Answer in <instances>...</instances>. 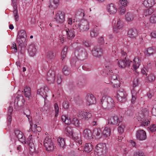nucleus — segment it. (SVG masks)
<instances>
[{
    "label": "nucleus",
    "instance_id": "nucleus-1",
    "mask_svg": "<svg viewBox=\"0 0 156 156\" xmlns=\"http://www.w3.org/2000/svg\"><path fill=\"white\" fill-rule=\"evenodd\" d=\"M137 119L141 124L144 126H147L150 122L149 112L146 109L140 111L137 116Z\"/></svg>",
    "mask_w": 156,
    "mask_h": 156
},
{
    "label": "nucleus",
    "instance_id": "nucleus-2",
    "mask_svg": "<svg viewBox=\"0 0 156 156\" xmlns=\"http://www.w3.org/2000/svg\"><path fill=\"white\" fill-rule=\"evenodd\" d=\"M76 23L73 29H76L80 32L86 31L89 29V23L87 20H83L80 22L76 21Z\"/></svg>",
    "mask_w": 156,
    "mask_h": 156
},
{
    "label": "nucleus",
    "instance_id": "nucleus-3",
    "mask_svg": "<svg viewBox=\"0 0 156 156\" xmlns=\"http://www.w3.org/2000/svg\"><path fill=\"white\" fill-rule=\"evenodd\" d=\"M114 102L110 97H106L102 98L101 101L102 107L105 109H110L114 106Z\"/></svg>",
    "mask_w": 156,
    "mask_h": 156
},
{
    "label": "nucleus",
    "instance_id": "nucleus-4",
    "mask_svg": "<svg viewBox=\"0 0 156 156\" xmlns=\"http://www.w3.org/2000/svg\"><path fill=\"white\" fill-rule=\"evenodd\" d=\"M62 119L63 122L66 124L69 125L71 123L74 126L76 127H79L80 126V122L79 120L76 116H73L71 121L69 118L66 115L62 116Z\"/></svg>",
    "mask_w": 156,
    "mask_h": 156
},
{
    "label": "nucleus",
    "instance_id": "nucleus-5",
    "mask_svg": "<svg viewBox=\"0 0 156 156\" xmlns=\"http://www.w3.org/2000/svg\"><path fill=\"white\" fill-rule=\"evenodd\" d=\"M95 151L98 156H103L107 152V149L105 143H100L96 147Z\"/></svg>",
    "mask_w": 156,
    "mask_h": 156
},
{
    "label": "nucleus",
    "instance_id": "nucleus-6",
    "mask_svg": "<svg viewBox=\"0 0 156 156\" xmlns=\"http://www.w3.org/2000/svg\"><path fill=\"white\" fill-rule=\"evenodd\" d=\"M109 79V83H107L111 84L115 88H117L120 87V80L116 75L113 74L110 75Z\"/></svg>",
    "mask_w": 156,
    "mask_h": 156
},
{
    "label": "nucleus",
    "instance_id": "nucleus-7",
    "mask_svg": "<svg viewBox=\"0 0 156 156\" xmlns=\"http://www.w3.org/2000/svg\"><path fill=\"white\" fill-rule=\"evenodd\" d=\"M44 144L46 150L48 151H51L54 149L55 147L53 142L48 136L44 139Z\"/></svg>",
    "mask_w": 156,
    "mask_h": 156
},
{
    "label": "nucleus",
    "instance_id": "nucleus-8",
    "mask_svg": "<svg viewBox=\"0 0 156 156\" xmlns=\"http://www.w3.org/2000/svg\"><path fill=\"white\" fill-rule=\"evenodd\" d=\"M118 61V64L119 67L121 68H124L129 66L132 63V61L125 58L122 59H116Z\"/></svg>",
    "mask_w": 156,
    "mask_h": 156
},
{
    "label": "nucleus",
    "instance_id": "nucleus-9",
    "mask_svg": "<svg viewBox=\"0 0 156 156\" xmlns=\"http://www.w3.org/2000/svg\"><path fill=\"white\" fill-rule=\"evenodd\" d=\"M31 135L30 136H29L28 139V143L29 144V152L30 154L33 155L37 153V150L36 149L35 145L32 140Z\"/></svg>",
    "mask_w": 156,
    "mask_h": 156
},
{
    "label": "nucleus",
    "instance_id": "nucleus-10",
    "mask_svg": "<svg viewBox=\"0 0 156 156\" xmlns=\"http://www.w3.org/2000/svg\"><path fill=\"white\" fill-rule=\"evenodd\" d=\"M126 96V94L123 89H119L117 92L116 98L119 102L125 101Z\"/></svg>",
    "mask_w": 156,
    "mask_h": 156
},
{
    "label": "nucleus",
    "instance_id": "nucleus-11",
    "mask_svg": "<svg viewBox=\"0 0 156 156\" xmlns=\"http://www.w3.org/2000/svg\"><path fill=\"white\" fill-rule=\"evenodd\" d=\"M78 117L80 119L88 120L91 116V114L85 110L79 111L78 113Z\"/></svg>",
    "mask_w": 156,
    "mask_h": 156
},
{
    "label": "nucleus",
    "instance_id": "nucleus-12",
    "mask_svg": "<svg viewBox=\"0 0 156 156\" xmlns=\"http://www.w3.org/2000/svg\"><path fill=\"white\" fill-rule=\"evenodd\" d=\"M75 54L76 56L79 57L83 59L85 58L87 56V52L85 49L80 48H77L76 49Z\"/></svg>",
    "mask_w": 156,
    "mask_h": 156
},
{
    "label": "nucleus",
    "instance_id": "nucleus-13",
    "mask_svg": "<svg viewBox=\"0 0 156 156\" xmlns=\"http://www.w3.org/2000/svg\"><path fill=\"white\" fill-rule=\"evenodd\" d=\"M91 53L94 57L99 58L102 55L103 50L99 46H95L92 49Z\"/></svg>",
    "mask_w": 156,
    "mask_h": 156
},
{
    "label": "nucleus",
    "instance_id": "nucleus-14",
    "mask_svg": "<svg viewBox=\"0 0 156 156\" xmlns=\"http://www.w3.org/2000/svg\"><path fill=\"white\" fill-rule=\"evenodd\" d=\"M56 22L59 23H62L65 20V14L62 12L59 11L56 15L54 18Z\"/></svg>",
    "mask_w": 156,
    "mask_h": 156
},
{
    "label": "nucleus",
    "instance_id": "nucleus-15",
    "mask_svg": "<svg viewBox=\"0 0 156 156\" xmlns=\"http://www.w3.org/2000/svg\"><path fill=\"white\" fill-rule=\"evenodd\" d=\"M24 101V100L23 97L21 96L17 97L15 99V105L17 107V108H20L23 106Z\"/></svg>",
    "mask_w": 156,
    "mask_h": 156
},
{
    "label": "nucleus",
    "instance_id": "nucleus-16",
    "mask_svg": "<svg viewBox=\"0 0 156 156\" xmlns=\"http://www.w3.org/2000/svg\"><path fill=\"white\" fill-rule=\"evenodd\" d=\"M26 37L27 35L25 31L23 30H21L19 32L17 41L19 42L21 44L26 41Z\"/></svg>",
    "mask_w": 156,
    "mask_h": 156
},
{
    "label": "nucleus",
    "instance_id": "nucleus-17",
    "mask_svg": "<svg viewBox=\"0 0 156 156\" xmlns=\"http://www.w3.org/2000/svg\"><path fill=\"white\" fill-rule=\"evenodd\" d=\"M87 104L89 106L95 104L96 102V99L94 96L91 94H88L86 97Z\"/></svg>",
    "mask_w": 156,
    "mask_h": 156
},
{
    "label": "nucleus",
    "instance_id": "nucleus-18",
    "mask_svg": "<svg viewBox=\"0 0 156 156\" xmlns=\"http://www.w3.org/2000/svg\"><path fill=\"white\" fill-rule=\"evenodd\" d=\"M55 72L52 71H49L48 73L47 76V80L49 83H54L55 79Z\"/></svg>",
    "mask_w": 156,
    "mask_h": 156
},
{
    "label": "nucleus",
    "instance_id": "nucleus-19",
    "mask_svg": "<svg viewBox=\"0 0 156 156\" xmlns=\"http://www.w3.org/2000/svg\"><path fill=\"white\" fill-rule=\"evenodd\" d=\"M49 91V90L48 87H44L38 89L37 93L38 94L42 96L45 99V98H46V97H47V93Z\"/></svg>",
    "mask_w": 156,
    "mask_h": 156
},
{
    "label": "nucleus",
    "instance_id": "nucleus-20",
    "mask_svg": "<svg viewBox=\"0 0 156 156\" xmlns=\"http://www.w3.org/2000/svg\"><path fill=\"white\" fill-rule=\"evenodd\" d=\"M83 134L84 138L86 140H90L93 138L91 131L88 129H84Z\"/></svg>",
    "mask_w": 156,
    "mask_h": 156
},
{
    "label": "nucleus",
    "instance_id": "nucleus-21",
    "mask_svg": "<svg viewBox=\"0 0 156 156\" xmlns=\"http://www.w3.org/2000/svg\"><path fill=\"white\" fill-rule=\"evenodd\" d=\"M120 122L119 117L117 115H114L111 117L108 120V123L112 125H116Z\"/></svg>",
    "mask_w": 156,
    "mask_h": 156
},
{
    "label": "nucleus",
    "instance_id": "nucleus-22",
    "mask_svg": "<svg viewBox=\"0 0 156 156\" xmlns=\"http://www.w3.org/2000/svg\"><path fill=\"white\" fill-rule=\"evenodd\" d=\"M136 137L137 139L139 140H145L146 138L145 132L143 130H138L136 133Z\"/></svg>",
    "mask_w": 156,
    "mask_h": 156
},
{
    "label": "nucleus",
    "instance_id": "nucleus-23",
    "mask_svg": "<svg viewBox=\"0 0 156 156\" xmlns=\"http://www.w3.org/2000/svg\"><path fill=\"white\" fill-rule=\"evenodd\" d=\"M107 9L110 14L113 15L115 14L117 11V8L116 5L113 3H111L107 6Z\"/></svg>",
    "mask_w": 156,
    "mask_h": 156
},
{
    "label": "nucleus",
    "instance_id": "nucleus-24",
    "mask_svg": "<svg viewBox=\"0 0 156 156\" xmlns=\"http://www.w3.org/2000/svg\"><path fill=\"white\" fill-rule=\"evenodd\" d=\"M16 136L19 140L23 143H26L25 137L23 136V133L19 130H16L15 132Z\"/></svg>",
    "mask_w": 156,
    "mask_h": 156
},
{
    "label": "nucleus",
    "instance_id": "nucleus-25",
    "mask_svg": "<svg viewBox=\"0 0 156 156\" xmlns=\"http://www.w3.org/2000/svg\"><path fill=\"white\" fill-rule=\"evenodd\" d=\"M114 64L112 61L107 62L105 63V70L110 75L112 73V69L113 68Z\"/></svg>",
    "mask_w": 156,
    "mask_h": 156
},
{
    "label": "nucleus",
    "instance_id": "nucleus-26",
    "mask_svg": "<svg viewBox=\"0 0 156 156\" xmlns=\"http://www.w3.org/2000/svg\"><path fill=\"white\" fill-rule=\"evenodd\" d=\"M26 116L28 119L31 126V128L34 131H35V129H36L38 132L40 131L41 130V128L40 127H37V125L36 124L34 125H33V123L32 122L31 117L30 115H27Z\"/></svg>",
    "mask_w": 156,
    "mask_h": 156
},
{
    "label": "nucleus",
    "instance_id": "nucleus-27",
    "mask_svg": "<svg viewBox=\"0 0 156 156\" xmlns=\"http://www.w3.org/2000/svg\"><path fill=\"white\" fill-rule=\"evenodd\" d=\"M28 51L30 55L31 56H34L36 53V46L34 44H31L29 45Z\"/></svg>",
    "mask_w": 156,
    "mask_h": 156
},
{
    "label": "nucleus",
    "instance_id": "nucleus-28",
    "mask_svg": "<svg viewBox=\"0 0 156 156\" xmlns=\"http://www.w3.org/2000/svg\"><path fill=\"white\" fill-rule=\"evenodd\" d=\"M156 52V49L154 47H150L145 50L144 52L145 55L149 56L154 54Z\"/></svg>",
    "mask_w": 156,
    "mask_h": 156
},
{
    "label": "nucleus",
    "instance_id": "nucleus-29",
    "mask_svg": "<svg viewBox=\"0 0 156 156\" xmlns=\"http://www.w3.org/2000/svg\"><path fill=\"white\" fill-rule=\"evenodd\" d=\"M141 64V61L138 57H135L133 61V67L134 70L138 69Z\"/></svg>",
    "mask_w": 156,
    "mask_h": 156
},
{
    "label": "nucleus",
    "instance_id": "nucleus-30",
    "mask_svg": "<svg viewBox=\"0 0 156 156\" xmlns=\"http://www.w3.org/2000/svg\"><path fill=\"white\" fill-rule=\"evenodd\" d=\"M59 2V0H50L48 7L51 9L56 8Z\"/></svg>",
    "mask_w": 156,
    "mask_h": 156
},
{
    "label": "nucleus",
    "instance_id": "nucleus-31",
    "mask_svg": "<svg viewBox=\"0 0 156 156\" xmlns=\"http://www.w3.org/2000/svg\"><path fill=\"white\" fill-rule=\"evenodd\" d=\"M143 4L146 7H151L155 4V2L154 0H144Z\"/></svg>",
    "mask_w": 156,
    "mask_h": 156
},
{
    "label": "nucleus",
    "instance_id": "nucleus-32",
    "mask_svg": "<svg viewBox=\"0 0 156 156\" xmlns=\"http://www.w3.org/2000/svg\"><path fill=\"white\" fill-rule=\"evenodd\" d=\"M128 35L131 38H135L137 35V31L135 29H131L129 30Z\"/></svg>",
    "mask_w": 156,
    "mask_h": 156
},
{
    "label": "nucleus",
    "instance_id": "nucleus-33",
    "mask_svg": "<svg viewBox=\"0 0 156 156\" xmlns=\"http://www.w3.org/2000/svg\"><path fill=\"white\" fill-rule=\"evenodd\" d=\"M58 145L61 148L64 149L66 146L65 140L64 138L59 137L57 140Z\"/></svg>",
    "mask_w": 156,
    "mask_h": 156
},
{
    "label": "nucleus",
    "instance_id": "nucleus-34",
    "mask_svg": "<svg viewBox=\"0 0 156 156\" xmlns=\"http://www.w3.org/2000/svg\"><path fill=\"white\" fill-rule=\"evenodd\" d=\"M134 16L133 14L131 12H127L125 16L126 20L127 22H131L134 19Z\"/></svg>",
    "mask_w": 156,
    "mask_h": 156
},
{
    "label": "nucleus",
    "instance_id": "nucleus-35",
    "mask_svg": "<svg viewBox=\"0 0 156 156\" xmlns=\"http://www.w3.org/2000/svg\"><path fill=\"white\" fill-rule=\"evenodd\" d=\"M102 133L105 137H108L111 134L110 128L108 127L105 128L103 131Z\"/></svg>",
    "mask_w": 156,
    "mask_h": 156
},
{
    "label": "nucleus",
    "instance_id": "nucleus-36",
    "mask_svg": "<svg viewBox=\"0 0 156 156\" xmlns=\"http://www.w3.org/2000/svg\"><path fill=\"white\" fill-rule=\"evenodd\" d=\"M93 134L97 139H99L101 137V131L100 129H94Z\"/></svg>",
    "mask_w": 156,
    "mask_h": 156
},
{
    "label": "nucleus",
    "instance_id": "nucleus-37",
    "mask_svg": "<svg viewBox=\"0 0 156 156\" xmlns=\"http://www.w3.org/2000/svg\"><path fill=\"white\" fill-rule=\"evenodd\" d=\"M24 92L25 96L29 98L31 94L30 88L28 87H26L24 89Z\"/></svg>",
    "mask_w": 156,
    "mask_h": 156
},
{
    "label": "nucleus",
    "instance_id": "nucleus-38",
    "mask_svg": "<svg viewBox=\"0 0 156 156\" xmlns=\"http://www.w3.org/2000/svg\"><path fill=\"white\" fill-rule=\"evenodd\" d=\"M92 146L91 144H86L84 148V151L87 153H89L92 150Z\"/></svg>",
    "mask_w": 156,
    "mask_h": 156
},
{
    "label": "nucleus",
    "instance_id": "nucleus-39",
    "mask_svg": "<svg viewBox=\"0 0 156 156\" xmlns=\"http://www.w3.org/2000/svg\"><path fill=\"white\" fill-rule=\"evenodd\" d=\"M153 12V10L152 9H150L145 10L143 12V17H146L151 15Z\"/></svg>",
    "mask_w": 156,
    "mask_h": 156
},
{
    "label": "nucleus",
    "instance_id": "nucleus-40",
    "mask_svg": "<svg viewBox=\"0 0 156 156\" xmlns=\"http://www.w3.org/2000/svg\"><path fill=\"white\" fill-rule=\"evenodd\" d=\"M65 133L68 136H73V131L72 129L69 127H67L65 129Z\"/></svg>",
    "mask_w": 156,
    "mask_h": 156
},
{
    "label": "nucleus",
    "instance_id": "nucleus-41",
    "mask_svg": "<svg viewBox=\"0 0 156 156\" xmlns=\"http://www.w3.org/2000/svg\"><path fill=\"white\" fill-rule=\"evenodd\" d=\"M66 31L68 37L69 38H73L75 36L74 31L73 30H71L69 31V29H67L66 30Z\"/></svg>",
    "mask_w": 156,
    "mask_h": 156
},
{
    "label": "nucleus",
    "instance_id": "nucleus-42",
    "mask_svg": "<svg viewBox=\"0 0 156 156\" xmlns=\"http://www.w3.org/2000/svg\"><path fill=\"white\" fill-rule=\"evenodd\" d=\"M72 137L80 144H82V140L80 139V134L78 135L75 134H74V135L73 134V136H72Z\"/></svg>",
    "mask_w": 156,
    "mask_h": 156
},
{
    "label": "nucleus",
    "instance_id": "nucleus-43",
    "mask_svg": "<svg viewBox=\"0 0 156 156\" xmlns=\"http://www.w3.org/2000/svg\"><path fill=\"white\" fill-rule=\"evenodd\" d=\"M118 4L120 7H125L127 5L128 2L126 0H120Z\"/></svg>",
    "mask_w": 156,
    "mask_h": 156
},
{
    "label": "nucleus",
    "instance_id": "nucleus-44",
    "mask_svg": "<svg viewBox=\"0 0 156 156\" xmlns=\"http://www.w3.org/2000/svg\"><path fill=\"white\" fill-rule=\"evenodd\" d=\"M67 50V47H65L63 48L61 53V59L63 61L66 58V55Z\"/></svg>",
    "mask_w": 156,
    "mask_h": 156
},
{
    "label": "nucleus",
    "instance_id": "nucleus-45",
    "mask_svg": "<svg viewBox=\"0 0 156 156\" xmlns=\"http://www.w3.org/2000/svg\"><path fill=\"white\" fill-rule=\"evenodd\" d=\"M125 127V125L124 124H121L118 127V131L119 133L122 134L124 132Z\"/></svg>",
    "mask_w": 156,
    "mask_h": 156
},
{
    "label": "nucleus",
    "instance_id": "nucleus-46",
    "mask_svg": "<svg viewBox=\"0 0 156 156\" xmlns=\"http://www.w3.org/2000/svg\"><path fill=\"white\" fill-rule=\"evenodd\" d=\"M155 79V76L152 74H151L149 75L146 78V80L150 82H152L154 81Z\"/></svg>",
    "mask_w": 156,
    "mask_h": 156
},
{
    "label": "nucleus",
    "instance_id": "nucleus-47",
    "mask_svg": "<svg viewBox=\"0 0 156 156\" xmlns=\"http://www.w3.org/2000/svg\"><path fill=\"white\" fill-rule=\"evenodd\" d=\"M139 84V79L138 78H136L134 79L132 83V87L133 88L138 86Z\"/></svg>",
    "mask_w": 156,
    "mask_h": 156
},
{
    "label": "nucleus",
    "instance_id": "nucleus-48",
    "mask_svg": "<svg viewBox=\"0 0 156 156\" xmlns=\"http://www.w3.org/2000/svg\"><path fill=\"white\" fill-rule=\"evenodd\" d=\"M62 71L65 75H68L70 73V69L66 66H64L63 69Z\"/></svg>",
    "mask_w": 156,
    "mask_h": 156
},
{
    "label": "nucleus",
    "instance_id": "nucleus-49",
    "mask_svg": "<svg viewBox=\"0 0 156 156\" xmlns=\"http://www.w3.org/2000/svg\"><path fill=\"white\" fill-rule=\"evenodd\" d=\"M13 12L14 13V16L16 21H17L19 19V16L18 14L17 9L16 7H14Z\"/></svg>",
    "mask_w": 156,
    "mask_h": 156
},
{
    "label": "nucleus",
    "instance_id": "nucleus-50",
    "mask_svg": "<svg viewBox=\"0 0 156 156\" xmlns=\"http://www.w3.org/2000/svg\"><path fill=\"white\" fill-rule=\"evenodd\" d=\"M90 36L92 37H95L98 35V32L94 30H92L90 31Z\"/></svg>",
    "mask_w": 156,
    "mask_h": 156
},
{
    "label": "nucleus",
    "instance_id": "nucleus-51",
    "mask_svg": "<svg viewBox=\"0 0 156 156\" xmlns=\"http://www.w3.org/2000/svg\"><path fill=\"white\" fill-rule=\"evenodd\" d=\"M126 11V9L125 7H120L118 9V11L119 13L121 15L124 14Z\"/></svg>",
    "mask_w": 156,
    "mask_h": 156
},
{
    "label": "nucleus",
    "instance_id": "nucleus-52",
    "mask_svg": "<svg viewBox=\"0 0 156 156\" xmlns=\"http://www.w3.org/2000/svg\"><path fill=\"white\" fill-rule=\"evenodd\" d=\"M123 26V22L122 20L121 19H119L117 22L116 23V27H118L122 28Z\"/></svg>",
    "mask_w": 156,
    "mask_h": 156
},
{
    "label": "nucleus",
    "instance_id": "nucleus-53",
    "mask_svg": "<svg viewBox=\"0 0 156 156\" xmlns=\"http://www.w3.org/2000/svg\"><path fill=\"white\" fill-rule=\"evenodd\" d=\"M47 57L50 59H52L55 58V56L54 54L52 52H48L47 53Z\"/></svg>",
    "mask_w": 156,
    "mask_h": 156
},
{
    "label": "nucleus",
    "instance_id": "nucleus-54",
    "mask_svg": "<svg viewBox=\"0 0 156 156\" xmlns=\"http://www.w3.org/2000/svg\"><path fill=\"white\" fill-rule=\"evenodd\" d=\"M133 156H145L144 153L141 151H138L135 152Z\"/></svg>",
    "mask_w": 156,
    "mask_h": 156
},
{
    "label": "nucleus",
    "instance_id": "nucleus-55",
    "mask_svg": "<svg viewBox=\"0 0 156 156\" xmlns=\"http://www.w3.org/2000/svg\"><path fill=\"white\" fill-rule=\"evenodd\" d=\"M62 81L61 76L60 75H58L56 76V81L58 84H60Z\"/></svg>",
    "mask_w": 156,
    "mask_h": 156
},
{
    "label": "nucleus",
    "instance_id": "nucleus-56",
    "mask_svg": "<svg viewBox=\"0 0 156 156\" xmlns=\"http://www.w3.org/2000/svg\"><path fill=\"white\" fill-rule=\"evenodd\" d=\"M150 22L152 23H156V16L155 15H153L150 18Z\"/></svg>",
    "mask_w": 156,
    "mask_h": 156
},
{
    "label": "nucleus",
    "instance_id": "nucleus-57",
    "mask_svg": "<svg viewBox=\"0 0 156 156\" xmlns=\"http://www.w3.org/2000/svg\"><path fill=\"white\" fill-rule=\"evenodd\" d=\"M54 108L55 111V116H56L58 115V113L59 107L57 103H55L54 104Z\"/></svg>",
    "mask_w": 156,
    "mask_h": 156
},
{
    "label": "nucleus",
    "instance_id": "nucleus-58",
    "mask_svg": "<svg viewBox=\"0 0 156 156\" xmlns=\"http://www.w3.org/2000/svg\"><path fill=\"white\" fill-rule=\"evenodd\" d=\"M83 45L86 47H90L91 45L90 42L89 41H85L83 42Z\"/></svg>",
    "mask_w": 156,
    "mask_h": 156
},
{
    "label": "nucleus",
    "instance_id": "nucleus-59",
    "mask_svg": "<svg viewBox=\"0 0 156 156\" xmlns=\"http://www.w3.org/2000/svg\"><path fill=\"white\" fill-rule=\"evenodd\" d=\"M154 92L152 90H150L147 94V95L148 98H151L154 95Z\"/></svg>",
    "mask_w": 156,
    "mask_h": 156
},
{
    "label": "nucleus",
    "instance_id": "nucleus-60",
    "mask_svg": "<svg viewBox=\"0 0 156 156\" xmlns=\"http://www.w3.org/2000/svg\"><path fill=\"white\" fill-rule=\"evenodd\" d=\"M59 41L61 43H63V41L65 40V38L64 37V35L63 34H61L59 35Z\"/></svg>",
    "mask_w": 156,
    "mask_h": 156
},
{
    "label": "nucleus",
    "instance_id": "nucleus-61",
    "mask_svg": "<svg viewBox=\"0 0 156 156\" xmlns=\"http://www.w3.org/2000/svg\"><path fill=\"white\" fill-rule=\"evenodd\" d=\"M62 105L64 108L65 109H67L69 107L68 102L66 101L63 102Z\"/></svg>",
    "mask_w": 156,
    "mask_h": 156
},
{
    "label": "nucleus",
    "instance_id": "nucleus-62",
    "mask_svg": "<svg viewBox=\"0 0 156 156\" xmlns=\"http://www.w3.org/2000/svg\"><path fill=\"white\" fill-rule=\"evenodd\" d=\"M122 30V29L118 27H114L113 29L114 32L116 33H118L121 31V30Z\"/></svg>",
    "mask_w": 156,
    "mask_h": 156
},
{
    "label": "nucleus",
    "instance_id": "nucleus-63",
    "mask_svg": "<svg viewBox=\"0 0 156 156\" xmlns=\"http://www.w3.org/2000/svg\"><path fill=\"white\" fill-rule=\"evenodd\" d=\"M149 129L151 132H153L156 130V127L154 125H152L150 127Z\"/></svg>",
    "mask_w": 156,
    "mask_h": 156
},
{
    "label": "nucleus",
    "instance_id": "nucleus-64",
    "mask_svg": "<svg viewBox=\"0 0 156 156\" xmlns=\"http://www.w3.org/2000/svg\"><path fill=\"white\" fill-rule=\"evenodd\" d=\"M68 24L69 25H71L73 23H74L75 25L76 23H75L74 19L73 20L71 18H69L68 20Z\"/></svg>",
    "mask_w": 156,
    "mask_h": 156
}]
</instances>
